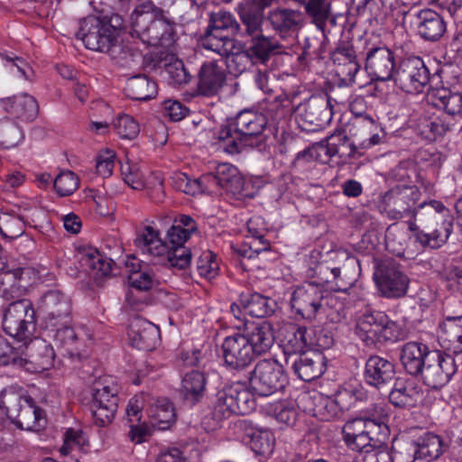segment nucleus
<instances>
[{
  "label": "nucleus",
  "instance_id": "nucleus-1",
  "mask_svg": "<svg viewBox=\"0 0 462 462\" xmlns=\"http://www.w3.org/2000/svg\"><path fill=\"white\" fill-rule=\"evenodd\" d=\"M296 96L287 93L277 96L268 106L267 116L250 109L238 113L234 130L225 126L219 131L218 139L222 148L228 153H236L243 146L260 147L264 141L263 132L267 124V116L278 123L287 114L294 111L293 100Z\"/></svg>",
  "mask_w": 462,
  "mask_h": 462
},
{
  "label": "nucleus",
  "instance_id": "nucleus-2",
  "mask_svg": "<svg viewBox=\"0 0 462 462\" xmlns=\"http://www.w3.org/2000/svg\"><path fill=\"white\" fill-rule=\"evenodd\" d=\"M409 221L411 238L423 248L436 249L446 243L452 232L449 210L439 201L421 203Z\"/></svg>",
  "mask_w": 462,
  "mask_h": 462
},
{
  "label": "nucleus",
  "instance_id": "nucleus-3",
  "mask_svg": "<svg viewBox=\"0 0 462 462\" xmlns=\"http://www.w3.org/2000/svg\"><path fill=\"white\" fill-rule=\"evenodd\" d=\"M130 33L146 45H169L172 41L173 23L165 16L163 9L144 1L131 14Z\"/></svg>",
  "mask_w": 462,
  "mask_h": 462
},
{
  "label": "nucleus",
  "instance_id": "nucleus-4",
  "mask_svg": "<svg viewBox=\"0 0 462 462\" xmlns=\"http://www.w3.org/2000/svg\"><path fill=\"white\" fill-rule=\"evenodd\" d=\"M386 413L382 407L373 412L348 420L342 428L343 439L351 449L364 451L369 447H381L388 438Z\"/></svg>",
  "mask_w": 462,
  "mask_h": 462
},
{
  "label": "nucleus",
  "instance_id": "nucleus-5",
  "mask_svg": "<svg viewBox=\"0 0 462 462\" xmlns=\"http://www.w3.org/2000/svg\"><path fill=\"white\" fill-rule=\"evenodd\" d=\"M239 32L241 25L231 13H212L208 25L199 38V44L218 55H226L235 47L232 36H238Z\"/></svg>",
  "mask_w": 462,
  "mask_h": 462
},
{
  "label": "nucleus",
  "instance_id": "nucleus-6",
  "mask_svg": "<svg viewBox=\"0 0 462 462\" xmlns=\"http://www.w3.org/2000/svg\"><path fill=\"white\" fill-rule=\"evenodd\" d=\"M0 407L6 416L18 427L26 430H36L44 421L43 411L35 405L31 397L23 396L14 387L4 389L0 394Z\"/></svg>",
  "mask_w": 462,
  "mask_h": 462
},
{
  "label": "nucleus",
  "instance_id": "nucleus-7",
  "mask_svg": "<svg viewBox=\"0 0 462 462\" xmlns=\"http://www.w3.org/2000/svg\"><path fill=\"white\" fill-rule=\"evenodd\" d=\"M356 334L367 346L395 342L405 337L402 325L381 311H366L357 320Z\"/></svg>",
  "mask_w": 462,
  "mask_h": 462
},
{
  "label": "nucleus",
  "instance_id": "nucleus-8",
  "mask_svg": "<svg viewBox=\"0 0 462 462\" xmlns=\"http://www.w3.org/2000/svg\"><path fill=\"white\" fill-rule=\"evenodd\" d=\"M37 311L46 330L72 322V300L59 290L46 291L38 300Z\"/></svg>",
  "mask_w": 462,
  "mask_h": 462
},
{
  "label": "nucleus",
  "instance_id": "nucleus-9",
  "mask_svg": "<svg viewBox=\"0 0 462 462\" xmlns=\"http://www.w3.org/2000/svg\"><path fill=\"white\" fill-rule=\"evenodd\" d=\"M374 280L380 293L389 299L406 295L410 283V279L401 265L392 258L376 262Z\"/></svg>",
  "mask_w": 462,
  "mask_h": 462
},
{
  "label": "nucleus",
  "instance_id": "nucleus-10",
  "mask_svg": "<svg viewBox=\"0 0 462 462\" xmlns=\"http://www.w3.org/2000/svg\"><path fill=\"white\" fill-rule=\"evenodd\" d=\"M249 382L255 393L269 396L282 390L288 379L282 364L274 359H263L255 365Z\"/></svg>",
  "mask_w": 462,
  "mask_h": 462
},
{
  "label": "nucleus",
  "instance_id": "nucleus-11",
  "mask_svg": "<svg viewBox=\"0 0 462 462\" xmlns=\"http://www.w3.org/2000/svg\"><path fill=\"white\" fill-rule=\"evenodd\" d=\"M35 328V311L28 300L9 303L3 310V328L6 334L25 340Z\"/></svg>",
  "mask_w": 462,
  "mask_h": 462
},
{
  "label": "nucleus",
  "instance_id": "nucleus-12",
  "mask_svg": "<svg viewBox=\"0 0 462 462\" xmlns=\"http://www.w3.org/2000/svg\"><path fill=\"white\" fill-rule=\"evenodd\" d=\"M418 197L419 190L416 186L396 185L380 195L377 208L390 219H401L410 215Z\"/></svg>",
  "mask_w": 462,
  "mask_h": 462
},
{
  "label": "nucleus",
  "instance_id": "nucleus-13",
  "mask_svg": "<svg viewBox=\"0 0 462 462\" xmlns=\"http://www.w3.org/2000/svg\"><path fill=\"white\" fill-rule=\"evenodd\" d=\"M120 33V28L111 22L89 16L82 22L78 35L88 50L106 52Z\"/></svg>",
  "mask_w": 462,
  "mask_h": 462
},
{
  "label": "nucleus",
  "instance_id": "nucleus-14",
  "mask_svg": "<svg viewBox=\"0 0 462 462\" xmlns=\"http://www.w3.org/2000/svg\"><path fill=\"white\" fill-rule=\"evenodd\" d=\"M117 390L110 386L106 379H98L91 386V400L88 410L94 423L99 427L109 425L117 409Z\"/></svg>",
  "mask_w": 462,
  "mask_h": 462
},
{
  "label": "nucleus",
  "instance_id": "nucleus-15",
  "mask_svg": "<svg viewBox=\"0 0 462 462\" xmlns=\"http://www.w3.org/2000/svg\"><path fill=\"white\" fill-rule=\"evenodd\" d=\"M393 79L407 93H419L431 83L429 69L419 57L404 60L395 71Z\"/></svg>",
  "mask_w": 462,
  "mask_h": 462
},
{
  "label": "nucleus",
  "instance_id": "nucleus-16",
  "mask_svg": "<svg viewBox=\"0 0 462 462\" xmlns=\"http://www.w3.org/2000/svg\"><path fill=\"white\" fill-rule=\"evenodd\" d=\"M324 293V288L315 282H306L292 292L291 309L303 319H313L323 307Z\"/></svg>",
  "mask_w": 462,
  "mask_h": 462
},
{
  "label": "nucleus",
  "instance_id": "nucleus-17",
  "mask_svg": "<svg viewBox=\"0 0 462 462\" xmlns=\"http://www.w3.org/2000/svg\"><path fill=\"white\" fill-rule=\"evenodd\" d=\"M455 373L456 365L453 356L432 351L420 374L428 386L437 389L447 384Z\"/></svg>",
  "mask_w": 462,
  "mask_h": 462
},
{
  "label": "nucleus",
  "instance_id": "nucleus-18",
  "mask_svg": "<svg viewBox=\"0 0 462 462\" xmlns=\"http://www.w3.org/2000/svg\"><path fill=\"white\" fill-rule=\"evenodd\" d=\"M248 345V340L240 332L226 337L221 346L226 366L235 370L247 367L255 359Z\"/></svg>",
  "mask_w": 462,
  "mask_h": 462
},
{
  "label": "nucleus",
  "instance_id": "nucleus-19",
  "mask_svg": "<svg viewBox=\"0 0 462 462\" xmlns=\"http://www.w3.org/2000/svg\"><path fill=\"white\" fill-rule=\"evenodd\" d=\"M52 333L54 342L65 348L71 356H80L88 346L91 337L84 328H75L71 322L49 329Z\"/></svg>",
  "mask_w": 462,
  "mask_h": 462
},
{
  "label": "nucleus",
  "instance_id": "nucleus-20",
  "mask_svg": "<svg viewBox=\"0 0 462 462\" xmlns=\"http://www.w3.org/2000/svg\"><path fill=\"white\" fill-rule=\"evenodd\" d=\"M134 244L153 263H168V245L162 240L159 231L152 226L140 227L136 232Z\"/></svg>",
  "mask_w": 462,
  "mask_h": 462
},
{
  "label": "nucleus",
  "instance_id": "nucleus-21",
  "mask_svg": "<svg viewBox=\"0 0 462 462\" xmlns=\"http://www.w3.org/2000/svg\"><path fill=\"white\" fill-rule=\"evenodd\" d=\"M394 54L386 47L370 49L365 57V69L373 79L386 81L394 77Z\"/></svg>",
  "mask_w": 462,
  "mask_h": 462
},
{
  "label": "nucleus",
  "instance_id": "nucleus-22",
  "mask_svg": "<svg viewBox=\"0 0 462 462\" xmlns=\"http://www.w3.org/2000/svg\"><path fill=\"white\" fill-rule=\"evenodd\" d=\"M131 345L140 350H152L160 341V329L152 322L134 317L130 320L127 331Z\"/></svg>",
  "mask_w": 462,
  "mask_h": 462
},
{
  "label": "nucleus",
  "instance_id": "nucleus-23",
  "mask_svg": "<svg viewBox=\"0 0 462 462\" xmlns=\"http://www.w3.org/2000/svg\"><path fill=\"white\" fill-rule=\"evenodd\" d=\"M242 334L248 340V346L255 358L267 353L275 341L273 326L266 320L245 323Z\"/></svg>",
  "mask_w": 462,
  "mask_h": 462
},
{
  "label": "nucleus",
  "instance_id": "nucleus-24",
  "mask_svg": "<svg viewBox=\"0 0 462 462\" xmlns=\"http://www.w3.org/2000/svg\"><path fill=\"white\" fill-rule=\"evenodd\" d=\"M181 225H172L167 232L171 247L168 246V264L178 269H185L191 261V252L183 246L190 236Z\"/></svg>",
  "mask_w": 462,
  "mask_h": 462
},
{
  "label": "nucleus",
  "instance_id": "nucleus-25",
  "mask_svg": "<svg viewBox=\"0 0 462 462\" xmlns=\"http://www.w3.org/2000/svg\"><path fill=\"white\" fill-rule=\"evenodd\" d=\"M331 98L312 97L297 107L300 119L315 127H324L332 119Z\"/></svg>",
  "mask_w": 462,
  "mask_h": 462
},
{
  "label": "nucleus",
  "instance_id": "nucleus-26",
  "mask_svg": "<svg viewBox=\"0 0 462 462\" xmlns=\"http://www.w3.org/2000/svg\"><path fill=\"white\" fill-rule=\"evenodd\" d=\"M394 376V365L388 359L379 356H372L367 359L365 367V380L368 384L382 389L390 384Z\"/></svg>",
  "mask_w": 462,
  "mask_h": 462
},
{
  "label": "nucleus",
  "instance_id": "nucleus-27",
  "mask_svg": "<svg viewBox=\"0 0 462 462\" xmlns=\"http://www.w3.org/2000/svg\"><path fill=\"white\" fill-rule=\"evenodd\" d=\"M1 103L7 114L24 123L33 121L39 113L36 99L27 93L2 99Z\"/></svg>",
  "mask_w": 462,
  "mask_h": 462
},
{
  "label": "nucleus",
  "instance_id": "nucleus-28",
  "mask_svg": "<svg viewBox=\"0 0 462 462\" xmlns=\"http://www.w3.org/2000/svg\"><path fill=\"white\" fill-rule=\"evenodd\" d=\"M282 342L287 354H303L309 351L312 344L314 329L296 324H288L282 328Z\"/></svg>",
  "mask_w": 462,
  "mask_h": 462
},
{
  "label": "nucleus",
  "instance_id": "nucleus-29",
  "mask_svg": "<svg viewBox=\"0 0 462 462\" xmlns=\"http://www.w3.org/2000/svg\"><path fill=\"white\" fill-rule=\"evenodd\" d=\"M236 12L241 21V32L238 33L239 36L251 37L261 35V32H263V24L266 18L261 7L242 1L238 4Z\"/></svg>",
  "mask_w": 462,
  "mask_h": 462
},
{
  "label": "nucleus",
  "instance_id": "nucleus-30",
  "mask_svg": "<svg viewBox=\"0 0 462 462\" xmlns=\"http://www.w3.org/2000/svg\"><path fill=\"white\" fill-rule=\"evenodd\" d=\"M266 19L281 38L285 39L289 33L299 30L302 14L297 10L275 8L268 13Z\"/></svg>",
  "mask_w": 462,
  "mask_h": 462
},
{
  "label": "nucleus",
  "instance_id": "nucleus-31",
  "mask_svg": "<svg viewBox=\"0 0 462 462\" xmlns=\"http://www.w3.org/2000/svg\"><path fill=\"white\" fill-rule=\"evenodd\" d=\"M23 349V358H27V364H34L36 369L46 370L53 365L55 353L53 347L44 340L35 338L28 344L20 345Z\"/></svg>",
  "mask_w": 462,
  "mask_h": 462
},
{
  "label": "nucleus",
  "instance_id": "nucleus-32",
  "mask_svg": "<svg viewBox=\"0 0 462 462\" xmlns=\"http://www.w3.org/2000/svg\"><path fill=\"white\" fill-rule=\"evenodd\" d=\"M325 356L319 351L311 350L301 354L292 365L294 373L303 381L310 382L325 372Z\"/></svg>",
  "mask_w": 462,
  "mask_h": 462
},
{
  "label": "nucleus",
  "instance_id": "nucleus-33",
  "mask_svg": "<svg viewBox=\"0 0 462 462\" xmlns=\"http://www.w3.org/2000/svg\"><path fill=\"white\" fill-rule=\"evenodd\" d=\"M431 352L426 345L408 342L402 347L400 359L407 373L415 376L420 374Z\"/></svg>",
  "mask_w": 462,
  "mask_h": 462
},
{
  "label": "nucleus",
  "instance_id": "nucleus-34",
  "mask_svg": "<svg viewBox=\"0 0 462 462\" xmlns=\"http://www.w3.org/2000/svg\"><path fill=\"white\" fill-rule=\"evenodd\" d=\"M417 28L421 38L435 42L446 32L444 18L432 9H422L417 14Z\"/></svg>",
  "mask_w": 462,
  "mask_h": 462
},
{
  "label": "nucleus",
  "instance_id": "nucleus-35",
  "mask_svg": "<svg viewBox=\"0 0 462 462\" xmlns=\"http://www.w3.org/2000/svg\"><path fill=\"white\" fill-rule=\"evenodd\" d=\"M226 74L217 61L205 62L199 72V92L203 96H214L223 86Z\"/></svg>",
  "mask_w": 462,
  "mask_h": 462
},
{
  "label": "nucleus",
  "instance_id": "nucleus-36",
  "mask_svg": "<svg viewBox=\"0 0 462 462\" xmlns=\"http://www.w3.org/2000/svg\"><path fill=\"white\" fill-rule=\"evenodd\" d=\"M319 255L320 253L317 251L310 253L307 271L308 277L317 278V281L314 282L322 288L325 284L335 282L337 290H342L338 282L340 280V269L329 264L328 262H319Z\"/></svg>",
  "mask_w": 462,
  "mask_h": 462
},
{
  "label": "nucleus",
  "instance_id": "nucleus-37",
  "mask_svg": "<svg viewBox=\"0 0 462 462\" xmlns=\"http://www.w3.org/2000/svg\"><path fill=\"white\" fill-rule=\"evenodd\" d=\"M427 99L434 106L441 107L450 116L462 114V94L453 92L448 88L430 85L427 91Z\"/></svg>",
  "mask_w": 462,
  "mask_h": 462
},
{
  "label": "nucleus",
  "instance_id": "nucleus-38",
  "mask_svg": "<svg viewBox=\"0 0 462 462\" xmlns=\"http://www.w3.org/2000/svg\"><path fill=\"white\" fill-rule=\"evenodd\" d=\"M421 390L411 380L396 379L389 393L390 402L397 407L413 406L421 398Z\"/></svg>",
  "mask_w": 462,
  "mask_h": 462
},
{
  "label": "nucleus",
  "instance_id": "nucleus-39",
  "mask_svg": "<svg viewBox=\"0 0 462 462\" xmlns=\"http://www.w3.org/2000/svg\"><path fill=\"white\" fill-rule=\"evenodd\" d=\"M206 383L207 379L204 373L199 370L186 372L181 379L180 393L185 401L195 404L204 396Z\"/></svg>",
  "mask_w": 462,
  "mask_h": 462
},
{
  "label": "nucleus",
  "instance_id": "nucleus-40",
  "mask_svg": "<svg viewBox=\"0 0 462 462\" xmlns=\"http://www.w3.org/2000/svg\"><path fill=\"white\" fill-rule=\"evenodd\" d=\"M250 45L246 50L253 59L257 61L265 62L271 55L282 53L285 46L278 40L265 36L263 32L261 35L251 36Z\"/></svg>",
  "mask_w": 462,
  "mask_h": 462
},
{
  "label": "nucleus",
  "instance_id": "nucleus-41",
  "mask_svg": "<svg viewBox=\"0 0 462 462\" xmlns=\"http://www.w3.org/2000/svg\"><path fill=\"white\" fill-rule=\"evenodd\" d=\"M239 301L245 313L252 317L263 318L274 311V301L256 292L242 293Z\"/></svg>",
  "mask_w": 462,
  "mask_h": 462
},
{
  "label": "nucleus",
  "instance_id": "nucleus-42",
  "mask_svg": "<svg viewBox=\"0 0 462 462\" xmlns=\"http://www.w3.org/2000/svg\"><path fill=\"white\" fill-rule=\"evenodd\" d=\"M125 91L128 97L143 101L154 97L157 87L146 75L139 74L127 79Z\"/></svg>",
  "mask_w": 462,
  "mask_h": 462
},
{
  "label": "nucleus",
  "instance_id": "nucleus-43",
  "mask_svg": "<svg viewBox=\"0 0 462 462\" xmlns=\"http://www.w3.org/2000/svg\"><path fill=\"white\" fill-rule=\"evenodd\" d=\"M416 131L423 139L432 142L450 131V125L438 116H423L417 121Z\"/></svg>",
  "mask_w": 462,
  "mask_h": 462
},
{
  "label": "nucleus",
  "instance_id": "nucleus-44",
  "mask_svg": "<svg viewBox=\"0 0 462 462\" xmlns=\"http://www.w3.org/2000/svg\"><path fill=\"white\" fill-rule=\"evenodd\" d=\"M112 260L104 258L96 249H89L80 254L82 267L92 273L96 280L108 276L112 272Z\"/></svg>",
  "mask_w": 462,
  "mask_h": 462
},
{
  "label": "nucleus",
  "instance_id": "nucleus-45",
  "mask_svg": "<svg viewBox=\"0 0 462 462\" xmlns=\"http://www.w3.org/2000/svg\"><path fill=\"white\" fill-rule=\"evenodd\" d=\"M148 416L152 427L166 430L175 421L176 413L168 399H160L149 408Z\"/></svg>",
  "mask_w": 462,
  "mask_h": 462
},
{
  "label": "nucleus",
  "instance_id": "nucleus-46",
  "mask_svg": "<svg viewBox=\"0 0 462 462\" xmlns=\"http://www.w3.org/2000/svg\"><path fill=\"white\" fill-rule=\"evenodd\" d=\"M25 217L14 210L0 211V234L6 240L20 237L24 233Z\"/></svg>",
  "mask_w": 462,
  "mask_h": 462
},
{
  "label": "nucleus",
  "instance_id": "nucleus-47",
  "mask_svg": "<svg viewBox=\"0 0 462 462\" xmlns=\"http://www.w3.org/2000/svg\"><path fill=\"white\" fill-rule=\"evenodd\" d=\"M221 189L233 194L239 193L243 189L244 180L237 169L229 163H220L215 169Z\"/></svg>",
  "mask_w": 462,
  "mask_h": 462
},
{
  "label": "nucleus",
  "instance_id": "nucleus-48",
  "mask_svg": "<svg viewBox=\"0 0 462 462\" xmlns=\"http://www.w3.org/2000/svg\"><path fill=\"white\" fill-rule=\"evenodd\" d=\"M417 457L420 459L432 461L442 454V439L431 432H426L420 436L415 441Z\"/></svg>",
  "mask_w": 462,
  "mask_h": 462
},
{
  "label": "nucleus",
  "instance_id": "nucleus-49",
  "mask_svg": "<svg viewBox=\"0 0 462 462\" xmlns=\"http://www.w3.org/2000/svg\"><path fill=\"white\" fill-rule=\"evenodd\" d=\"M23 139V126L8 118L0 121V146L5 149L14 148Z\"/></svg>",
  "mask_w": 462,
  "mask_h": 462
},
{
  "label": "nucleus",
  "instance_id": "nucleus-50",
  "mask_svg": "<svg viewBox=\"0 0 462 462\" xmlns=\"http://www.w3.org/2000/svg\"><path fill=\"white\" fill-rule=\"evenodd\" d=\"M230 400L234 401L236 414L245 415L254 410L255 402L252 393L241 383L228 386Z\"/></svg>",
  "mask_w": 462,
  "mask_h": 462
},
{
  "label": "nucleus",
  "instance_id": "nucleus-51",
  "mask_svg": "<svg viewBox=\"0 0 462 462\" xmlns=\"http://www.w3.org/2000/svg\"><path fill=\"white\" fill-rule=\"evenodd\" d=\"M303 5L306 14L322 30L330 15V2L328 0H306Z\"/></svg>",
  "mask_w": 462,
  "mask_h": 462
},
{
  "label": "nucleus",
  "instance_id": "nucleus-52",
  "mask_svg": "<svg viewBox=\"0 0 462 462\" xmlns=\"http://www.w3.org/2000/svg\"><path fill=\"white\" fill-rule=\"evenodd\" d=\"M231 393L228 386L218 391L217 400L213 406L212 416L216 420H222L229 418L233 414H236L234 401L230 400Z\"/></svg>",
  "mask_w": 462,
  "mask_h": 462
},
{
  "label": "nucleus",
  "instance_id": "nucleus-53",
  "mask_svg": "<svg viewBox=\"0 0 462 462\" xmlns=\"http://www.w3.org/2000/svg\"><path fill=\"white\" fill-rule=\"evenodd\" d=\"M23 349L20 346H12L6 338L0 335V365H13L19 367H24L27 358L23 357Z\"/></svg>",
  "mask_w": 462,
  "mask_h": 462
},
{
  "label": "nucleus",
  "instance_id": "nucleus-54",
  "mask_svg": "<svg viewBox=\"0 0 462 462\" xmlns=\"http://www.w3.org/2000/svg\"><path fill=\"white\" fill-rule=\"evenodd\" d=\"M347 136L340 133L334 134L328 136L326 140L322 141L317 147L319 155L323 152L328 158L335 155L342 157L344 155L343 149L347 144Z\"/></svg>",
  "mask_w": 462,
  "mask_h": 462
},
{
  "label": "nucleus",
  "instance_id": "nucleus-55",
  "mask_svg": "<svg viewBox=\"0 0 462 462\" xmlns=\"http://www.w3.org/2000/svg\"><path fill=\"white\" fill-rule=\"evenodd\" d=\"M63 445L60 448L61 456L66 457L75 450H84L88 440L80 430L68 429L64 434Z\"/></svg>",
  "mask_w": 462,
  "mask_h": 462
},
{
  "label": "nucleus",
  "instance_id": "nucleus-56",
  "mask_svg": "<svg viewBox=\"0 0 462 462\" xmlns=\"http://www.w3.org/2000/svg\"><path fill=\"white\" fill-rule=\"evenodd\" d=\"M226 59L225 64L233 74H240L253 63V58L247 51L233 52L231 50L226 55H219Z\"/></svg>",
  "mask_w": 462,
  "mask_h": 462
},
{
  "label": "nucleus",
  "instance_id": "nucleus-57",
  "mask_svg": "<svg viewBox=\"0 0 462 462\" xmlns=\"http://www.w3.org/2000/svg\"><path fill=\"white\" fill-rule=\"evenodd\" d=\"M248 240L237 250V253L244 258L252 259L260 253L270 249L269 242L261 235V231L254 233V238Z\"/></svg>",
  "mask_w": 462,
  "mask_h": 462
},
{
  "label": "nucleus",
  "instance_id": "nucleus-58",
  "mask_svg": "<svg viewBox=\"0 0 462 462\" xmlns=\"http://www.w3.org/2000/svg\"><path fill=\"white\" fill-rule=\"evenodd\" d=\"M252 448L259 455H269L273 452L275 439L269 430H260L253 433L251 438Z\"/></svg>",
  "mask_w": 462,
  "mask_h": 462
},
{
  "label": "nucleus",
  "instance_id": "nucleus-59",
  "mask_svg": "<svg viewBox=\"0 0 462 462\" xmlns=\"http://www.w3.org/2000/svg\"><path fill=\"white\" fill-rule=\"evenodd\" d=\"M197 270L202 277L208 280L215 278L219 270L217 255L209 250L204 251L197 261Z\"/></svg>",
  "mask_w": 462,
  "mask_h": 462
},
{
  "label": "nucleus",
  "instance_id": "nucleus-60",
  "mask_svg": "<svg viewBox=\"0 0 462 462\" xmlns=\"http://www.w3.org/2000/svg\"><path fill=\"white\" fill-rule=\"evenodd\" d=\"M120 66H128L134 60V52L131 46L125 44L122 40L117 38L112 42L109 50L106 51Z\"/></svg>",
  "mask_w": 462,
  "mask_h": 462
},
{
  "label": "nucleus",
  "instance_id": "nucleus-61",
  "mask_svg": "<svg viewBox=\"0 0 462 462\" xmlns=\"http://www.w3.org/2000/svg\"><path fill=\"white\" fill-rule=\"evenodd\" d=\"M53 186L60 196H69L78 189L79 178L70 171H62L53 180Z\"/></svg>",
  "mask_w": 462,
  "mask_h": 462
},
{
  "label": "nucleus",
  "instance_id": "nucleus-62",
  "mask_svg": "<svg viewBox=\"0 0 462 462\" xmlns=\"http://www.w3.org/2000/svg\"><path fill=\"white\" fill-rule=\"evenodd\" d=\"M114 128L125 139H134L140 132L138 123L129 115L119 116L114 122Z\"/></svg>",
  "mask_w": 462,
  "mask_h": 462
},
{
  "label": "nucleus",
  "instance_id": "nucleus-63",
  "mask_svg": "<svg viewBox=\"0 0 462 462\" xmlns=\"http://www.w3.org/2000/svg\"><path fill=\"white\" fill-rule=\"evenodd\" d=\"M267 412L273 416L278 422L287 426L292 425L296 421V411L284 402L271 404L267 408Z\"/></svg>",
  "mask_w": 462,
  "mask_h": 462
},
{
  "label": "nucleus",
  "instance_id": "nucleus-64",
  "mask_svg": "<svg viewBox=\"0 0 462 462\" xmlns=\"http://www.w3.org/2000/svg\"><path fill=\"white\" fill-rule=\"evenodd\" d=\"M121 174L125 182L134 189H142L144 187V175L136 163L126 162L121 165Z\"/></svg>",
  "mask_w": 462,
  "mask_h": 462
}]
</instances>
